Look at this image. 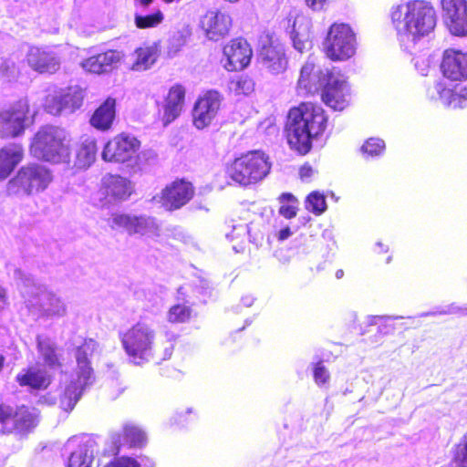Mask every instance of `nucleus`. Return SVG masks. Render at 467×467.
Here are the masks:
<instances>
[{
  "label": "nucleus",
  "mask_w": 467,
  "mask_h": 467,
  "mask_svg": "<svg viewBox=\"0 0 467 467\" xmlns=\"http://www.w3.org/2000/svg\"><path fill=\"white\" fill-rule=\"evenodd\" d=\"M140 148V141L136 137L122 132L106 143L101 157L108 162H129V166L134 172H137L141 171L138 155Z\"/></svg>",
  "instance_id": "9"
},
{
  "label": "nucleus",
  "mask_w": 467,
  "mask_h": 467,
  "mask_svg": "<svg viewBox=\"0 0 467 467\" xmlns=\"http://www.w3.org/2000/svg\"><path fill=\"white\" fill-rule=\"evenodd\" d=\"M385 150V142L381 139L369 138L361 147V151L368 156H379Z\"/></svg>",
  "instance_id": "41"
},
{
  "label": "nucleus",
  "mask_w": 467,
  "mask_h": 467,
  "mask_svg": "<svg viewBox=\"0 0 467 467\" xmlns=\"http://www.w3.org/2000/svg\"><path fill=\"white\" fill-rule=\"evenodd\" d=\"M37 348L48 366L54 367L59 364L56 345L50 338L37 337Z\"/></svg>",
  "instance_id": "36"
},
{
  "label": "nucleus",
  "mask_w": 467,
  "mask_h": 467,
  "mask_svg": "<svg viewBox=\"0 0 467 467\" xmlns=\"http://www.w3.org/2000/svg\"><path fill=\"white\" fill-rule=\"evenodd\" d=\"M135 22L138 27L146 28V17L141 16H136Z\"/></svg>",
  "instance_id": "51"
},
{
  "label": "nucleus",
  "mask_w": 467,
  "mask_h": 467,
  "mask_svg": "<svg viewBox=\"0 0 467 467\" xmlns=\"http://www.w3.org/2000/svg\"><path fill=\"white\" fill-rule=\"evenodd\" d=\"M281 203L278 209V213L285 219H293L296 216L298 212V201L290 192H284L278 197Z\"/></svg>",
  "instance_id": "37"
},
{
  "label": "nucleus",
  "mask_w": 467,
  "mask_h": 467,
  "mask_svg": "<svg viewBox=\"0 0 467 467\" xmlns=\"http://www.w3.org/2000/svg\"><path fill=\"white\" fill-rule=\"evenodd\" d=\"M442 18L449 32L467 36V0H441Z\"/></svg>",
  "instance_id": "16"
},
{
  "label": "nucleus",
  "mask_w": 467,
  "mask_h": 467,
  "mask_svg": "<svg viewBox=\"0 0 467 467\" xmlns=\"http://www.w3.org/2000/svg\"><path fill=\"white\" fill-rule=\"evenodd\" d=\"M200 26L208 39L218 41L229 35L232 18L226 13L209 10L202 16Z\"/></svg>",
  "instance_id": "21"
},
{
  "label": "nucleus",
  "mask_w": 467,
  "mask_h": 467,
  "mask_svg": "<svg viewBox=\"0 0 467 467\" xmlns=\"http://www.w3.org/2000/svg\"><path fill=\"white\" fill-rule=\"evenodd\" d=\"M23 156V148L18 144H10L0 150V181L8 177Z\"/></svg>",
  "instance_id": "31"
},
{
  "label": "nucleus",
  "mask_w": 467,
  "mask_h": 467,
  "mask_svg": "<svg viewBox=\"0 0 467 467\" xmlns=\"http://www.w3.org/2000/svg\"><path fill=\"white\" fill-rule=\"evenodd\" d=\"M390 20L398 34L418 40L432 32L437 16L433 5L425 0H409L395 5L389 13Z\"/></svg>",
  "instance_id": "2"
},
{
  "label": "nucleus",
  "mask_w": 467,
  "mask_h": 467,
  "mask_svg": "<svg viewBox=\"0 0 467 467\" xmlns=\"http://www.w3.org/2000/svg\"><path fill=\"white\" fill-rule=\"evenodd\" d=\"M343 275V271L342 270H339L337 272V277H341Z\"/></svg>",
  "instance_id": "54"
},
{
  "label": "nucleus",
  "mask_w": 467,
  "mask_h": 467,
  "mask_svg": "<svg viewBox=\"0 0 467 467\" xmlns=\"http://www.w3.org/2000/svg\"><path fill=\"white\" fill-rule=\"evenodd\" d=\"M272 162L262 150L241 152L224 165V173L234 184L249 188L264 181L270 173Z\"/></svg>",
  "instance_id": "4"
},
{
  "label": "nucleus",
  "mask_w": 467,
  "mask_h": 467,
  "mask_svg": "<svg viewBox=\"0 0 467 467\" xmlns=\"http://www.w3.org/2000/svg\"><path fill=\"white\" fill-rule=\"evenodd\" d=\"M133 63L131 66L132 70H142L145 68L146 63V49L143 47H138L132 54Z\"/></svg>",
  "instance_id": "43"
},
{
  "label": "nucleus",
  "mask_w": 467,
  "mask_h": 467,
  "mask_svg": "<svg viewBox=\"0 0 467 467\" xmlns=\"http://www.w3.org/2000/svg\"><path fill=\"white\" fill-rule=\"evenodd\" d=\"M195 195V187L185 178H177L166 184L160 194L154 195L150 202L160 203L169 212L176 211L189 203Z\"/></svg>",
  "instance_id": "10"
},
{
  "label": "nucleus",
  "mask_w": 467,
  "mask_h": 467,
  "mask_svg": "<svg viewBox=\"0 0 467 467\" xmlns=\"http://www.w3.org/2000/svg\"><path fill=\"white\" fill-rule=\"evenodd\" d=\"M320 99L330 109L344 110L350 105V92L347 82L333 72L321 88Z\"/></svg>",
  "instance_id": "19"
},
{
  "label": "nucleus",
  "mask_w": 467,
  "mask_h": 467,
  "mask_svg": "<svg viewBox=\"0 0 467 467\" xmlns=\"http://www.w3.org/2000/svg\"><path fill=\"white\" fill-rule=\"evenodd\" d=\"M151 2H152V0H148V5H149L150 3H151Z\"/></svg>",
  "instance_id": "57"
},
{
  "label": "nucleus",
  "mask_w": 467,
  "mask_h": 467,
  "mask_svg": "<svg viewBox=\"0 0 467 467\" xmlns=\"http://www.w3.org/2000/svg\"><path fill=\"white\" fill-rule=\"evenodd\" d=\"M101 191L107 202L120 203L132 195L134 186L131 182L122 176L107 174L102 179Z\"/></svg>",
  "instance_id": "22"
},
{
  "label": "nucleus",
  "mask_w": 467,
  "mask_h": 467,
  "mask_svg": "<svg viewBox=\"0 0 467 467\" xmlns=\"http://www.w3.org/2000/svg\"><path fill=\"white\" fill-rule=\"evenodd\" d=\"M161 54V49L159 43H154L150 47H148V64L155 63Z\"/></svg>",
  "instance_id": "46"
},
{
  "label": "nucleus",
  "mask_w": 467,
  "mask_h": 467,
  "mask_svg": "<svg viewBox=\"0 0 467 467\" xmlns=\"http://www.w3.org/2000/svg\"><path fill=\"white\" fill-rule=\"evenodd\" d=\"M257 61L261 67L272 75L284 73L288 67V58L285 47L270 40L260 48Z\"/></svg>",
  "instance_id": "18"
},
{
  "label": "nucleus",
  "mask_w": 467,
  "mask_h": 467,
  "mask_svg": "<svg viewBox=\"0 0 467 467\" xmlns=\"http://www.w3.org/2000/svg\"><path fill=\"white\" fill-rule=\"evenodd\" d=\"M231 88L236 95H248L254 89V82L248 76H241L231 82Z\"/></svg>",
  "instance_id": "40"
},
{
  "label": "nucleus",
  "mask_w": 467,
  "mask_h": 467,
  "mask_svg": "<svg viewBox=\"0 0 467 467\" xmlns=\"http://www.w3.org/2000/svg\"><path fill=\"white\" fill-rule=\"evenodd\" d=\"M53 181L52 171L41 164L23 166L11 179L6 191L9 195L29 196L44 192Z\"/></svg>",
  "instance_id": "7"
},
{
  "label": "nucleus",
  "mask_w": 467,
  "mask_h": 467,
  "mask_svg": "<svg viewBox=\"0 0 467 467\" xmlns=\"http://www.w3.org/2000/svg\"><path fill=\"white\" fill-rule=\"evenodd\" d=\"M314 174V170L309 163H305L299 169V175L302 179L310 178Z\"/></svg>",
  "instance_id": "48"
},
{
  "label": "nucleus",
  "mask_w": 467,
  "mask_h": 467,
  "mask_svg": "<svg viewBox=\"0 0 467 467\" xmlns=\"http://www.w3.org/2000/svg\"><path fill=\"white\" fill-rule=\"evenodd\" d=\"M434 88L440 99H441L447 107L464 109L467 106L466 87L454 86L452 88H450L446 83L440 81L435 84Z\"/></svg>",
  "instance_id": "26"
},
{
  "label": "nucleus",
  "mask_w": 467,
  "mask_h": 467,
  "mask_svg": "<svg viewBox=\"0 0 467 467\" xmlns=\"http://www.w3.org/2000/svg\"><path fill=\"white\" fill-rule=\"evenodd\" d=\"M333 70L326 68H316L313 62H306L301 69L300 76L297 79L296 88L306 94H313L314 92L321 89L329 77L332 75Z\"/></svg>",
  "instance_id": "23"
},
{
  "label": "nucleus",
  "mask_w": 467,
  "mask_h": 467,
  "mask_svg": "<svg viewBox=\"0 0 467 467\" xmlns=\"http://www.w3.org/2000/svg\"><path fill=\"white\" fill-rule=\"evenodd\" d=\"M223 95L215 90L209 89L201 94L192 108V122L198 130L208 127L217 117L223 102Z\"/></svg>",
  "instance_id": "12"
},
{
  "label": "nucleus",
  "mask_w": 467,
  "mask_h": 467,
  "mask_svg": "<svg viewBox=\"0 0 467 467\" xmlns=\"http://www.w3.org/2000/svg\"><path fill=\"white\" fill-rule=\"evenodd\" d=\"M71 139L64 129L57 126L42 127L34 136L30 152L36 159L52 163H68Z\"/></svg>",
  "instance_id": "6"
},
{
  "label": "nucleus",
  "mask_w": 467,
  "mask_h": 467,
  "mask_svg": "<svg viewBox=\"0 0 467 467\" xmlns=\"http://www.w3.org/2000/svg\"><path fill=\"white\" fill-rule=\"evenodd\" d=\"M314 381L317 386H323L328 383L330 375L323 361H317L313 368Z\"/></svg>",
  "instance_id": "42"
},
{
  "label": "nucleus",
  "mask_w": 467,
  "mask_h": 467,
  "mask_svg": "<svg viewBox=\"0 0 467 467\" xmlns=\"http://www.w3.org/2000/svg\"><path fill=\"white\" fill-rule=\"evenodd\" d=\"M29 103L23 99L0 112V135L14 138L21 135L26 129Z\"/></svg>",
  "instance_id": "13"
},
{
  "label": "nucleus",
  "mask_w": 467,
  "mask_h": 467,
  "mask_svg": "<svg viewBox=\"0 0 467 467\" xmlns=\"http://www.w3.org/2000/svg\"><path fill=\"white\" fill-rule=\"evenodd\" d=\"M186 88L180 83L171 86L163 106V124L168 125L179 117L185 101Z\"/></svg>",
  "instance_id": "25"
},
{
  "label": "nucleus",
  "mask_w": 467,
  "mask_h": 467,
  "mask_svg": "<svg viewBox=\"0 0 467 467\" xmlns=\"http://www.w3.org/2000/svg\"><path fill=\"white\" fill-rule=\"evenodd\" d=\"M252 57L253 49L244 38H233L223 47V68L229 72L244 70L250 65Z\"/></svg>",
  "instance_id": "14"
},
{
  "label": "nucleus",
  "mask_w": 467,
  "mask_h": 467,
  "mask_svg": "<svg viewBox=\"0 0 467 467\" xmlns=\"http://www.w3.org/2000/svg\"><path fill=\"white\" fill-rule=\"evenodd\" d=\"M451 462L454 467H467V432L454 445Z\"/></svg>",
  "instance_id": "38"
},
{
  "label": "nucleus",
  "mask_w": 467,
  "mask_h": 467,
  "mask_svg": "<svg viewBox=\"0 0 467 467\" xmlns=\"http://www.w3.org/2000/svg\"><path fill=\"white\" fill-rule=\"evenodd\" d=\"M6 298V292L5 288L0 286V301L5 302Z\"/></svg>",
  "instance_id": "52"
},
{
  "label": "nucleus",
  "mask_w": 467,
  "mask_h": 467,
  "mask_svg": "<svg viewBox=\"0 0 467 467\" xmlns=\"http://www.w3.org/2000/svg\"><path fill=\"white\" fill-rule=\"evenodd\" d=\"M307 6L313 10H321L327 0H305Z\"/></svg>",
  "instance_id": "49"
},
{
  "label": "nucleus",
  "mask_w": 467,
  "mask_h": 467,
  "mask_svg": "<svg viewBox=\"0 0 467 467\" xmlns=\"http://www.w3.org/2000/svg\"><path fill=\"white\" fill-rule=\"evenodd\" d=\"M440 71L450 81L467 80V51L456 47H448L442 51Z\"/></svg>",
  "instance_id": "15"
},
{
  "label": "nucleus",
  "mask_w": 467,
  "mask_h": 467,
  "mask_svg": "<svg viewBox=\"0 0 467 467\" xmlns=\"http://www.w3.org/2000/svg\"><path fill=\"white\" fill-rule=\"evenodd\" d=\"M106 467H140V465L133 459L119 458Z\"/></svg>",
  "instance_id": "45"
},
{
  "label": "nucleus",
  "mask_w": 467,
  "mask_h": 467,
  "mask_svg": "<svg viewBox=\"0 0 467 467\" xmlns=\"http://www.w3.org/2000/svg\"><path fill=\"white\" fill-rule=\"evenodd\" d=\"M163 21V14L161 11L157 10L156 12L148 15V27H154L160 25Z\"/></svg>",
  "instance_id": "47"
},
{
  "label": "nucleus",
  "mask_w": 467,
  "mask_h": 467,
  "mask_svg": "<svg viewBox=\"0 0 467 467\" xmlns=\"http://www.w3.org/2000/svg\"><path fill=\"white\" fill-rule=\"evenodd\" d=\"M291 234H292V232H291L290 228L285 227L278 232L277 238L279 241H284V240L287 239Z\"/></svg>",
  "instance_id": "50"
},
{
  "label": "nucleus",
  "mask_w": 467,
  "mask_h": 467,
  "mask_svg": "<svg viewBox=\"0 0 467 467\" xmlns=\"http://www.w3.org/2000/svg\"><path fill=\"white\" fill-rule=\"evenodd\" d=\"M97 150L95 139L90 137L82 138L77 150L75 166L81 169L88 168L96 160Z\"/></svg>",
  "instance_id": "33"
},
{
  "label": "nucleus",
  "mask_w": 467,
  "mask_h": 467,
  "mask_svg": "<svg viewBox=\"0 0 467 467\" xmlns=\"http://www.w3.org/2000/svg\"><path fill=\"white\" fill-rule=\"evenodd\" d=\"M97 349L93 339L85 340L76 352L77 368L75 374L67 378L59 396V406L65 411L72 410L87 387L93 382V368L89 358Z\"/></svg>",
  "instance_id": "5"
},
{
  "label": "nucleus",
  "mask_w": 467,
  "mask_h": 467,
  "mask_svg": "<svg viewBox=\"0 0 467 467\" xmlns=\"http://www.w3.org/2000/svg\"><path fill=\"white\" fill-rule=\"evenodd\" d=\"M139 2L141 5H146V0H136Z\"/></svg>",
  "instance_id": "55"
},
{
  "label": "nucleus",
  "mask_w": 467,
  "mask_h": 467,
  "mask_svg": "<svg viewBox=\"0 0 467 467\" xmlns=\"http://www.w3.org/2000/svg\"><path fill=\"white\" fill-rule=\"evenodd\" d=\"M97 444L88 439L80 443L77 450L71 452L68 467H99V460L95 457Z\"/></svg>",
  "instance_id": "27"
},
{
  "label": "nucleus",
  "mask_w": 467,
  "mask_h": 467,
  "mask_svg": "<svg viewBox=\"0 0 467 467\" xmlns=\"http://www.w3.org/2000/svg\"><path fill=\"white\" fill-rule=\"evenodd\" d=\"M5 358L3 355L0 354V371L2 370L4 367Z\"/></svg>",
  "instance_id": "53"
},
{
  "label": "nucleus",
  "mask_w": 467,
  "mask_h": 467,
  "mask_svg": "<svg viewBox=\"0 0 467 467\" xmlns=\"http://www.w3.org/2000/svg\"><path fill=\"white\" fill-rule=\"evenodd\" d=\"M27 65L40 74H55L61 66V57L53 50L30 47L26 56Z\"/></svg>",
  "instance_id": "20"
},
{
  "label": "nucleus",
  "mask_w": 467,
  "mask_h": 467,
  "mask_svg": "<svg viewBox=\"0 0 467 467\" xmlns=\"http://www.w3.org/2000/svg\"><path fill=\"white\" fill-rule=\"evenodd\" d=\"M306 207L311 213L319 215L327 209L325 196L317 192L309 193L306 197Z\"/></svg>",
  "instance_id": "39"
},
{
  "label": "nucleus",
  "mask_w": 467,
  "mask_h": 467,
  "mask_svg": "<svg viewBox=\"0 0 467 467\" xmlns=\"http://www.w3.org/2000/svg\"><path fill=\"white\" fill-rule=\"evenodd\" d=\"M293 47L299 53H305L312 47L310 25L307 21H295L291 31Z\"/></svg>",
  "instance_id": "32"
},
{
  "label": "nucleus",
  "mask_w": 467,
  "mask_h": 467,
  "mask_svg": "<svg viewBox=\"0 0 467 467\" xmlns=\"http://www.w3.org/2000/svg\"><path fill=\"white\" fill-rule=\"evenodd\" d=\"M83 99L84 90L80 87H67L49 93L45 99L44 107L49 114L59 116L79 109Z\"/></svg>",
  "instance_id": "11"
},
{
  "label": "nucleus",
  "mask_w": 467,
  "mask_h": 467,
  "mask_svg": "<svg viewBox=\"0 0 467 467\" xmlns=\"http://www.w3.org/2000/svg\"><path fill=\"white\" fill-rule=\"evenodd\" d=\"M125 436L131 445L139 446L143 441V433L137 427L131 426L125 429Z\"/></svg>",
  "instance_id": "44"
},
{
  "label": "nucleus",
  "mask_w": 467,
  "mask_h": 467,
  "mask_svg": "<svg viewBox=\"0 0 467 467\" xmlns=\"http://www.w3.org/2000/svg\"><path fill=\"white\" fill-rule=\"evenodd\" d=\"M116 116V99L108 98L93 113L89 123L95 129L106 131L109 130Z\"/></svg>",
  "instance_id": "28"
},
{
  "label": "nucleus",
  "mask_w": 467,
  "mask_h": 467,
  "mask_svg": "<svg viewBox=\"0 0 467 467\" xmlns=\"http://www.w3.org/2000/svg\"><path fill=\"white\" fill-rule=\"evenodd\" d=\"M192 313L191 304H187V302L177 303L169 308L167 319L171 324H183L191 320Z\"/></svg>",
  "instance_id": "35"
},
{
  "label": "nucleus",
  "mask_w": 467,
  "mask_h": 467,
  "mask_svg": "<svg viewBox=\"0 0 467 467\" xmlns=\"http://www.w3.org/2000/svg\"><path fill=\"white\" fill-rule=\"evenodd\" d=\"M16 379L21 386H29L33 389L47 388L50 382L46 371L36 367L22 371Z\"/></svg>",
  "instance_id": "34"
},
{
  "label": "nucleus",
  "mask_w": 467,
  "mask_h": 467,
  "mask_svg": "<svg viewBox=\"0 0 467 467\" xmlns=\"http://www.w3.org/2000/svg\"><path fill=\"white\" fill-rule=\"evenodd\" d=\"M119 59L120 56L118 52L109 50L88 57L81 63V66L88 72L101 74L110 70L112 66L118 63Z\"/></svg>",
  "instance_id": "30"
},
{
  "label": "nucleus",
  "mask_w": 467,
  "mask_h": 467,
  "mask_svg": "<svg viewBox=\"0 0 467 467\" xmlns=\"http://www.w3.org/2000/svg\"><path fill=\"white\" fill-rule=\"evenodd\" d=\"M14 278L29 312L43 317H61L66 315L67 306L61 298L45 285L35 282L30 275L16 269Z\"/></svg>",
  "instance_id": "3"
},
{
  "label": "nucleus",
  "mask_w": 467,
  "mask_h": 467,
  "mask_svg": "<svg viewBox=\"0 0 467 467\" xmlns=\"http://www.w3.org/2000/svg\"><path fill=\"white\" fill-rule=\"evenodd\" d=\"M328 117L318 104L304 101L292 107L287 114L285 133L289 148L299 155L310 152L313 140L327 128Z\"/></svg>",
  "instance_id": "1"
},
{
  "label": "nucleus",
  "mask_w": 467,
  "mask_h": 467,
  "mask_svg": "<svg viewBox=\"0 0 467 467\" xmlns=\"http://www.w3.org/2000/svg\"><path fill=\"white\" fill-rule=\"evenodd\" d=\"M164 3L166 4H171L172 3L174 0H162Z\"/></svg>",
  "instance_id": "56"
},
{
  "label": "nucleus",
  "mask_w": 467,
  "mask_h": 467,
  "mask_svg": "<svg viewBox=\"0 0 467 467\" xmlns=\"http://www.w3.org/2000/svg\"><path fill=\"white\" fill-rule=\"evenodd\" d=\"M122 343L131 361L136 365H142L145 359L146 326L138 323L124 334Z\"/></svg>",
  "instance_id": "24"
},
{
  "label": "nucleus",
  "mask_w": 467,
  "mask_h": 467,
  "mask_svg": "<svg viewBox=\"0 0 467 467\" xmlns=\"http://www.w3.org/2000/svg\"><path fill=\"white\" fill-rule=\"evenodd\" d=\"M112 228H124L129 234H144L146 229V218L143 215L130 213H112L109 219Z\"/></svg>",
  "instance_id": "29"
},
{
  "label": "nucleus",
  "mask_w": 467,
  "mask_h": 467,
  "mask_svg": "<svg viewBox=\"0 0 467 467\" xmlns=\"http://www.w3.org/2000/svg\"><path fill=\"white\" fill-rule=\"evenodd\" d=\"M356 46L352 28L348 24L334 23L323 41V52L331 61H344L355 55Z\"/></svg>",
  "instance_id": "8"
},
{
  "label": "nucleus",
  "mask_w": 467,
  "mask_h": 467,
  "mask_svg": "<svg viewBox=\"0 0 467 467\" xmlns=\"http://www.w3.org/2000/svg\"><path fill=\"white\" fill-rule=\"evenodd\" d=\"M0 422L3 433L24 432L36 426V415L26 407H21L14 413L10 407L0 405Z\"/></svg>",
  "instance_id": "17"
}]
</instances>
